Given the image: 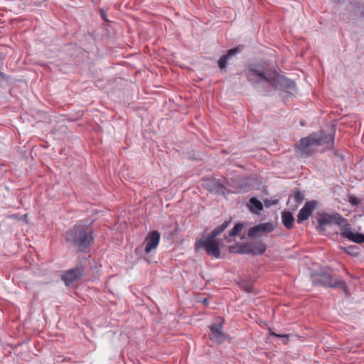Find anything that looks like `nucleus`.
Instances as JSON below:
<instances>
[{
  "label": "nucleus",
  "instance_id": "1",
  "mask_svg": "<svg viewBox=\"0 0 364 364\" xmlns=\"http://www.w3.org/2000/svg\"><path fill=\"white\" fill-rule=\"evenodd\" d=\"M318 226L317 229L324 230L325 225L336 224L341 228V235L343 238L348 239L355 243H364V235L358 232H353L348 220L338 213L333 214L323 213L318 218Z\"/></svg>",
  "mask_w": 364,
  "mask_h": 364
},
{
  "label": "nucleus",
  "instance_id": "2",
  "mask_svg": "<svg viewBox=\"0 0 364 364\" xmlns=\"http://www.w3.org/2000/svg\"><path fill=\"white\" fill-rule=\"evenodd\" d=\"M246 77L251 84L257 87L259 85H267L275 87L278 83H283L287 79L272 70L260 65H251L245 72Z\"/></svg>",
  "mask_w": 364,
  "mask_h": 364
},
{
  "label": "nucleus",
  "instance_id": "3",
  "mask_svg": "<svg viewBox=\"0 0 364 364\" xmlns=\"http://www.w3.org/2000/svg\"><path fill=\"white\" fill-rule=\"evenodd\" d=\"M334 136L332 134H326L324 132L313 133L306 137L300 139L296 149L301 155L309 156L312 154V147L323 146L326 149L333 148Z\"/></svg>",
  "mask_w": 364,
  "mask_h": 364
},
{
  "label": "nucleus",
  "instance_id": "4",
  "mask_svg": "<svg viewBox=\"0 0 364 364\" xmlns=\"http://www.w3.org/2000/svg\"><path fill=\"white\" fill-rule=\"evenodd\" d=\"M65 240L79 252H86L93 241L91 228L82 223H77L66 232Z\"/></svg>",
  "mask_w": 364,
  "mask_h": 364
},
{
  "label": "nucleus",
  "instance_id": "5",
  "mask_svg": "<svg viewBox=\"0 0 364 364\" xmlns=\"http://www.w3.org/2000/svg\"><path fill=\"white\" fill-rule=\"evenodd\" d=\"M228 222H225L218 228H215L209 234L203 235L200 239L197 240L195 243L196 251H198L200 249H205L208 255L215 258H220V250L219 242L215 239L228 227Z\"/></svg>",
  "mask_w": 364,
  "mask_h": 364
},
{
  "label": "nucleus",
  "instance_id": "6",
  "mask_svg": "<svg viewBox=\"0 0 364 364\" xmlns=\"http://www.w3.org/2000/svg\"><path fill=\"white\" fill-rule=\"evenodd\" d=\"M311 280L314 285L331 288L338 287L342 289L345 291H346L347 289L346 282L343 280L334 278L326 272L312 274Z\"/></svg>",
  "mask_w": 364,
  "mask_h": 364
},
{
  "label": "nucleus",
  "instance_id": "7",
  "mask_svg": "<svg viewBox=\"0 0 364 364\" xmlns=\"http://www.w3.org/2000/svg\"><path fill=\"white\" fill-rule=\"evenodd\" d=\"M83 274L84 267L82 264H77L75 268L65 272L62 276V279L63 280L65 286L69 287L74 282L79 280Z\"/></svg>",
  "mask_w": 364,
  "mask_h": 364
},
{
  "label": "nucleus",
  "instance_id": "8",
  "mask_svg": "<svg viewBox=\"0 0 364 364\" xmlns=\"http://www.w3.org/2000/svg\"><path fill=\"white\" fill-rule=\"evenodd\" d=\"M274 230L272 223H264L252 227L249 229L247 235L249 237H259L266 233L271 232Z\"/></svg>",
  "mask_w": 364,
  "mask_h": 364
},
{
  "label": "nucleus",
  "instance_id": "9",
  "mask_svg": "<svg viewBox=\"0 0 364 364\" xmlns=\"http://www.w3.org/2000/svg\"><path fill=\"white\" fill-rule=\"evenodd\" d=\"M210 331V339L218 343H222L225 341L228 337L223 331V324H214L209 326Z\"/></svg>",
  "mask_w": 364,
  "mask_h": 364
},
{
  "label": "nucleus",
  "instance_id": "10",
  "mask_svg": "<svg viewBox=\"0 0 364 364\" xmlns=\"http://www.w3.org/2000/svg\"><path fill=\"white\" fill-rule=\"evenodd\" d=\"M160 241V234L158 231H152L145 238L144 251L146 254L151 252L152 250L156 249L159 245Z\"/></svg>",
  "mask_w": 364,
  "mask_h": 364
},
{
  "label": "nucleus",
  "instance_id": "11",
  "mask_svg": "<svg viewBox=\"0 0 364 364\" xmlns=\"http://www.w3.org/2000/svg\"><path fill=\"white\" fill-rule=\"evenodd\" d=\"M316 202L311 200L305 203L303 208L300 210L297 215V222L301 223L303 221L307 220L311 215L312 212L315 209Z\"/></svg>",
  "mask_w": 364,
  "mask_h": 364
},
{
  "label": "nucleus",
  "instance_id": "12",
  "mask_svg": "<svg viewBox=\"0 0 364 364\" xmlns=\"http://www.w3.org/2000/svg\"><path fill=\"white\" fill-rule=\"evenodd\" d=\"M241 48L239 47H236L234 48H232L228 51V53L223 55H222L220 59L218 60V67L221 70H225L227 65V63L230 58L232 56L236 55L237 54L240 53L241 52Z\"/></svg>",
  "mask_w": 364,
  "mask_h": 364
},
{
  "label": "nucleus",
  "instance_id": "13",
  "mask_svg": "<svg viewBox=\"0 0 364 364\" xmlns=\"http://www.w3.org/2000/svg\"><path fill=\"white\" fill-rule=\"evenodd\" d=\"M203 187L210 192L223 193L225 187L214 178H208L203 182Z\"/></svg>",
  "mask_w": 364,
  "mask_h": 364
},
{
  "label": "nucleus",
  "instance_id": "14",
  "mask_svg": "<svg viewBox=\"0 0 364 364\" xmlns=\"http://www.w3.org/2000/svg\"><path fill=\"white\" fill-rule=\"evenodd\" d=\"M251 243V254L252 255H262L267 250L265 244L261 242H255Z\"/></svg>",
  "mask_w": 364,
  "mask_h": 364
},
{
  "label": "nucleus",
  "instance_id": "15",
  "mask_svg": "<svg viewBox=\"0 0 364 364\" xmlns=\"http://www.w3.org/2000/svg\"><path fill=\"white\" fill-rule=\"evenodd\" d=\"M282 223L287 229L293 228L294 218L290 212H283L282 215Z\"/></svg>",
  "mask_w": 364,
  "mask_h": 364
},
{
  "label": "nucleus",
  "instance_id": "16",
  "mask_svg": "<svg viewBox=\"0 0 364 364\" xmlns=\"http://www.w3.org/2000/svg\"><path fill=\"white\" fill-rule=\"evenodd\" d=\"M250 210L253 213H258L263 209L262 203L256 198H252L250 200Z\"/></svg>",
  "mask_w": 364,
  "mask_h": 364
},
{
  "label": "nucleus",
  "instance_id": "17",
  "mask_svg": "<svg viewBox=\"0 0 364 364\" xmlns=\"http://www.w3.org/2000/svg\"><path fill=\"white\" fill-rule=\"evenodd\" d=\"M244 227L243 223H238L234 228L230 231L229 235L225 237V240L228 242L232 241V237L237 235Z\"/></svg>",
  "mask_w": 364,
  "mask_h": 364
},
{
  "label": "nucleus",
  "instance_id": "18",
  "mask_svg": "<svg viewBox=\"0 0 364 364\" xmlns=\"http://www.w3.org/2000/svg\"><path fill=\"white\" fill-rule=\"evenodd\" d=\"M235 252L238 254H251V243L247 242L239 245Z\"/></svg>",
  "mask_w": 364,
  "mask_h": 364
},
{
  "label": "nucleus",
  "instance_id": "19",
  "mask_svg": "<svg viewBox=\"0 0 364 364\" xmlns=\"http://www.w3.org/2000/svg\"><path fill=\"white\" fill-rule=\"evenodd\" d=\"M293 198H294L295 201L301 203L304 199V195L299 191H296L293 195Z\"/></svg>",
  "mask_w": 364,
  "mask_h": 364
},
{
  "label": "nucleus",
  "instance_id": "20",
  "mask_svg": "<svg viewBox=\"0 0 364 364\" xmlns=\"http://www.w3.org/2000/svg\"><path fill=\"white\" fill-rule=\"evenodd\" d=\"M272 336H275V337H278V338H281L282 339H284V343H287V341H288V338H289V335L288 334H277V333H272Z\"/></svg>",
  "mask_w": 364,
  "mask_h": 364
},
{
  "label": "nucleus",
  "instance_id": "21",
  "mask_svg": "<svg viewBox=\"0 0 364 364\" xmlns=\"http://www.w3.org/2000/svg\"><path fill=\"white\" fill-rule=\"evenodd\" d=\"M349 202L353 205H358L360 203V200L356 197L353 196L349 198Z\"/></svg>",
  "mask_w": 364,
  "mask_h": 364
},
{
  "label": "nucleus",
  "instance_id": "22",
  "mask_svg": "<svg viewBox=\"0 0 364 364\" xmlns=\"http://www.w3.org/2000/svg\"><path fill=\"white\" fill-rule=\"evenodd\" d=\"M100 15H101V17H102V18L103 20H105V21H107V13H106V11H104V10H102H102L100 11Z\"/></svg>",
  "mask_w": 364,
  "mask_h": 364
},
{
  "label": "nucleus",
  "instance_id": "23",
  "mask_svg": "<svg viewBox=\"0 0 364 364\" xmlns=\"http://www.w3.org/2000/svg\"><path fill=\"white\" fill-rule=\"evenodd\" d=\"M23 218H24V223H26V221H27V214H24Z\"/></svg>",
  "mask_w": 364,
  "mask_h": 364
},
{
  "label": "nucleus",
  "instance_id": "24",
  "mask_svg": "<svg viewBox=\"0 0 364 364\" xmlns=\"http://www.w3.org/2000/svg\"><path fill=\"white\" fill-rule=\"evenodd\" d=\"M360 14L364 17V8L361 10Z\"/></svg>",
  "mask_w": 364,
  "mask_h": 364
},
{
  "label": "nucleus",
  "instance_id": "25",
  "mask_svg": "<svg viewBox=\"0 0 364 364\" xmlns=\"http://www.w3.org/2000/svg\"><path fill=\"white\" fill-rule=\"evenodd\" d=\"M204 303H206L207 302V299H205L204 301H203Z\"/></svg>",
  "mask_w": 364,
  "mask_h": 364
},
{
  "label": "nucleus",
  "instance_id": "26",
  "mask_svg": "<svg viewBox=\"0 0 364 364\" xmlns=\"http://www.w3.org/2000/svg\"><path fill=\"white\" fill-rule=\"evenodd\" d=\"M301 124L302 126H304V123H303V122H302V121H301Z\"/></svg>",
  "mask_w": 364,
  "mask_h": 364
}]
</instances>
